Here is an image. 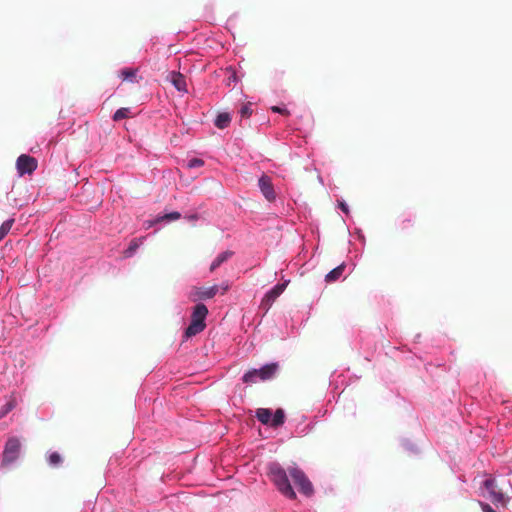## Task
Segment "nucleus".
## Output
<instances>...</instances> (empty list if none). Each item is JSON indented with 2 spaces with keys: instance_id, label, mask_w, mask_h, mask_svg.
<instances>
[{
  "instance_id": "25",
  "label": "nucleus",
  "mask_w": 512,
  "mask_h": 512,
  "mask_svg": "<svg viewBox=\"0 0 512 512\" xmlns=\"http://www.w3.org/2000/svg\"><path fill=\"white\" fill-rule=\"evenodd\" d=\"M159 224H162V222H161L160 216L157 215L156 217H154L152 219H147V220L143 221L142 225H143L144 229L148 230V229L155 227Z\"/></svg>"
},
{
  "instance_id": "5",
  "label": "nucleus",
  "mask_w": 512,
  "mask_h": 512,
  "mask_svg": "<svg viewBox=\"0 0 512 512\" xmlns=\"http://www.w3.org/2000/svg\"><path fill=\"white\" fill-rule=\"evenodd\" d=\"M22 444L18 437H9L2 451L1 466L6 467L14 464L21 455Z\"/></svg>"
},
{
  "instance_id": "20",
  "label": "nucleus",
  "mask_w": 512,
  "mask_h": 512,
  "mask_svg": "<svg viewBox=\"0 0 512 512\" xmlns=\"http://www.w3.org/2000/svg\"><path fill=\"white\" fill-rule=\"evenodd\" d=\"M13 223H14V219L9 218L1 224V226H0V241L3 240L7 236V234L10 232Z\"/></svg>"
},
{
  "instance_id": "9",
  "label": "nucleus",
  "mask_w": 512,
  "mask_h": 512,
  "mask_svg": "<svg viewBox=\"0 0 512 512\" xmlns=\"http://www.w3.org/2000/svg\"><path fill=\"white\" fill-rule=\"evenodd\" d=\"M258 188L263 197L268 202H274L276 200L277 195L272 183V179L267 174L262 173V175L258 178Z\"/></svg>"
},
{
  "instance_id": "10",
  "label": "nucleus",
  "mask_w": 512,
  "mask_h": 512,
  "mask_svg": "<svg viewBox=\"0 0 512 512\" xmlns=\"http://www.w3.org/2000/svg\"><path fill=\"white\" fill-rule=\"evenodd\" d=\"M483 487L488 493V497L494 504L503 503L505 496L501 489L498 488L494 478H487L483 481Z\"/></svg>"
},
{
  "instance_id": "29",
  "label": "nucleus",
  "mask_w": 512,
  "mask_h": 512,
  "mask_svg": "<svg viewBox=\"0 0 512 512\" xmlns=\"http://www.w3.org/2000/svg\"><path fill=\"white\" fill-rule=\"evenodd\" d=\"M337 207L346 215H348L350 213L349 206L346 203V201L343 199L337 200Z\"/></svg>"
},
{
  "instance_id": "8",
  "label": "nucleus",
  "mask_w": 512,
  "mask_h": 512,
  "mask_svg": "<svg viewBox=\"0 0 512 512\" xmlns=\"http://www.w3.org/2000/svg\"><path fill=\"white\" fill-rule=\"evenodd\" d=\"M37 165V160L28 154H21L16 161L17 172L20 176L32 174L37 169Z\"/></svg>"
},
{
  "instance_id": "34",
  "label": "nucleus",
  "mask_w": 512,
  "mask_h": 512,
  "mask_svg": "<svg viewBox=\"0 0 512 512\" xmlns=\"http://www.w3.org/2000/svg\"><path fill=\"white\" fill-rule=\"evenodd\" d=\"M355 266H356V264H355L354 262H353V263H351L350 272H352V271H353V269L355 268Z\"/></svg>"
},
{
  "instance_id": "24",
  "label": "nucleus",
  "mask_w": 512,
  "mask_h": 512,
  "mask_svg": "<svg viewBox=\"0 0 512 512\" xmlns=\"http://www.w3.org/2000/svg\"><path fill=\"white\" fill-rule=\"evenodd\" d=\"M129 113H130L129 108L122 107V108L117 109L114 112L112 118H113L114 121H119V120L127 118Z\"/></svg>"
},
{
  "instance_id": "33",
  "label": "nucleus",
  "mask_w": 512,
  "mask_h": 512,
  "mask_svg": "<svg viewBox=\"0 0 512 512\" xmlns=\"http://www.w3.org/2000/svg\"><path fill=\"white\" fill-rule=\"evenodd\" d=\"M312 428H313L312 424L307 425V427L305 428V433L310 432L312 430Z\"/></svg>"
},
{
  "instance_id": "26",
  "label": "nucleus",
  "mask_w": 512,
  "mask_h": 512,
  "mask_svg": "<svg viewBox=\"0 0 512 512\" xmlns=\"http://www.w3.org/2000/svg\"><path fill=\"white\" fill-rule=\"evenodd\" d=\"M203 165H204V160H202L201 158L194 157L187 161V167L189 169L199 168V167H202Z\"/></svg>"
},
{
  "instance_id": "31",
  "label": "nucleus",
  "mask_w": 512,
  "mask_h": 512,
  "mask_svg": "<svg viewBox=\"0 0 512 512\" xmlns=\"http://www.w3.org/2000/svg\"><path fill=\"white\" fill-rule=\"evenodd\" d=\"M184 218H185L187 221H189V222H195V221H197V220L200 218V216H199V214H198V213H191V214H186V215L184 216Z\"/></svg>"
},
{
  "instance_id": "7",
  "label": "nucleus",
  "mask_w": 512,
  "mask_h": 512,
  "mask_svg": "<svg viewBox=\"0 0 512 512\" xmlns=\"http://www.w3.org/2000/svg\"><path fill=\"white\" fill-rule=\"evenodd\" d=\"M218 292V285L210 287H197L194 286L188 293V298L192 302L199 303L203 300L212 299Z\"/></svg>"
},
{
  "instance_id": "16",
  "label": "nucleus",
  "mask_w": 512,
  "mask_h": 512,
  "mask_svg": "<svg viewBox=\"0 0 512 512\" xmlns=\"http://www.w3.org/2000/svg\"><path fill=\"white\" fill-rule=\"evenodd\" d=\"M234 252L230 250L219 253L210 265V271L213 272L219 268L224 262L233 256Z\"/></svg>"
},
{
  "instance_id": "19",
  "label": "nucleus",
  "mask_w": 512,
  "mask_h": 512,
  "mask_svg": "<svg viewBox=\"0 0 512 512\" xmlns=\"http://www.w3.org/2000/svg\"><path fill=\"white\" fill-rule=\"evenodd\" d=\"M284 292L283 290V285H279V284H276L274 285L272 288H270L266 294H265V298H267L269 301H274L276 300V298H278L282 293Z\"/></svg>"
},
{
  "instance_id": "14",
  "label": "nucleus",
  "mask_w": 512,
  "mask_h": 512,
  "mask_svg": "<svg viewBox=\"0 0 512 512\" xmlns=\"http://www.w3.org/2000/svg\"><path fill=\"white\" fill-rule=\"evenodd\" d=\"M347 265L345 262H342L335 268H333L331 271H329L325 276V281L327 283H332L340 279V277L343 275Z\"/></svg>"
},
{
  "instance_id": "6",
  "label": "nucleus",
  "mask_w": 512,
  "mask_h": 512,
  "mask_svg": "<svg viewBox=\"0 0 512 512\" xmlns=\"http://www.w3.org/2000/svg\"><path fill=\"white\" fill-rule=\"evenodd\" d=\"M289 474L298 486L300 493L306 497H311L314 494L313 484L302 469L298 466L289 467Z\"/></svg>"
},
{
  "instance_id": "27",
  "label": "nucleus",
  "mask_w": 512,
  "mask_h": 512,
  "mask_svg": "<svg viewBox=\"0 0 512 512\" xmlns=\"http://www.w3.org/2000/svg\"><path fill=\"white\" fill-rule=\"evenodd\" d=\"M271 110L274 112V113H278V114H281V115H284V116H287L290 114L288 108L285 106V105H276V106H272L271 107Z\"/></svg>"
},
{
  "instance_id": "13",
  "label": "nucleus",
  "mask_w": 512,
  "mask_h": 512,
  "mask_svg": "<svg viewBox=\"0 0 512 512\" xmlns=\"http://www.w3.org/2000/svg\"><path fill=\"white\" fill-rule=\"evenodd\" d=\"M170 82L178 92H182V93L188 92L185 76L183 74H181L180 72H176V71L171 72Z\"/></svg>"
},
{
  "instance_id": "11",
  "label": "nucleus",
  "mask_w": 512,
  "mask_h": 512,
  "mask_svg": "<svg viewBox=\"0 0 512 512\" xmlns=\"http://www.w3.org/2000/svg\"><path fill=\"white\" fill-rule=\"evenodd\" d=\"M146 238L147 236L133 238L124 249L123 257L126 259L132 258L136 254L137 250L144 244Z\"/></svg>"
},
{
  "instance_id": "3",
  "label": "nucleus",
  "mask_w": 512,
  "mask_h": 512,
  "mask_svg": "<svg viewBox=\"0 0 512 512\" xmlns=\"http://www.w3.org/2000/svg\"><path fill=\"white\" fill-rule=\"evenodd\" d=\"M278 369L279 364L277 362L267 363L260 368H252L246 371L242 375L241 380L247 385H252L259 381L271 380L275 377Z\"/></svg>"
},
{
  "instance_id": "21",
  "label": "nucleus",
  "mask_w": 512,
  "mask_h": 512,
  "mask_svg": "<svg viewBox=\"0 0 512 512\" xmlns=\"http://www.w3.org/2000/svg\"><path fill=\"white\" fill-rule=\"evenodd\" d=\"M16 407V400L10 399L0 408V419L7 416Z\"/></svg>"
},
{
  "instance_id": "2",
  "label": "nucleus",
  "mask_w": 512,
  "mask_h": 512,
  "mask_svg": "<svg viewBox=\"0 0 512 512\" xmlns=\"http://www.w3.org/2000/svg\"><path fill=\"white\" fill-rule=\"evenodd\" d=\"M207 315V306L202 302L196 303L192 310L191 321L183 333V338L185 340L201 333L206 328Z\"/></svg>"
},
{
  "instance_id": "32",
  "label": "nucleus",
  "mask_w": 512,
  "mask_h": 512,
  "mask_svg": "<svg viewBox=\"0 0 512 512\" xmlns=\"http://www.w3.org/2000/svg\"><path fill=\"white\" fill-rule=\"evenodd\" d=\"M289 283H290V279H283V282L278 283V284L283 285V290H285Z\"/></svg>"
},
{
  "instance_id": "4",
  "label": "nucleus",
  "mask_w": 512,
  "mask_h": 512,
  "mask_svg": "<svg viewBox=\"0 0 512 512\" xmlns=\"http://www.w3.org/2000/svg\"><path fill=\"white\" fill-rule=\"evenodd\" d=\"M255 417L263 425L272 428H279L284 425L286 413L283 408L272 410L271 408H258L255 411Z\"/></svg>"
},
{
  "instance_id": "22",
  "label": "nucleus",
  "mask_w": 512,
  "mask_h": 512,
  "mask_svg": "<svg viewBox=\"0 0 512 512\" xmlns=\"http://www.w3.org/2000/svg\"><path fill=\"white\" fill-rule=\"evenodd\" d=\"M162 223H170L181 218V213L178 211H171L162 215H159Z\"/></svg>"
},
{
  "instance_id": "23",
  "label": "nucleus",
  "mask_w": 512,
  "mask_h": 512,
  "mask_svg": "<svg viewBox=\"0 0 512 512\" xmlns=\"http://www.w3.org/2000/svg\"><path fill=\"white\" fill-rule=\"evenodd\" d=\"M136 70L132 68H124L120 71L123 80L134 82L136 78Z\"/></svg>"
},
{
  "instance_id": "15",
  "label": "nucleus",
  "mask_w": 512,
  "mask_h": 512,
  "mask_svg": "<svg viewBox=\"0 0 512 512\" xmlns=\"http://www.w3.org/2000/svg\"><path fill=\"white\" fill-rule=\"evenodd\" d=\"M232 121V115L229 112H219L215 119H214V125L218 129H225L227 128Z\"/></svg>"
},
{
  "instance_id": "17",
  "label": "nucleus",
  "mask_w": 512,
  "mask_h": 512,
  "mask_svg": "<svg viewBox=\"0 0 512 512\" xmlns=\"http://www.w3.org/2000/svg\"><path fill=\"white\" fill-rule=\"evenodd\" d=\"M401 446L409 455L417 456L420 454V449L417 444L408 438L401 439Z\"/></svg>"
},
{
  "instance_id": "28",
  "label": "nucleus",
  "mask_w": 512,
  "mask_h": 512,
  "mask_svg": "<svg viewBox=\"0 0 512 512\" xmlns=\"http://www.w3.org/2000/svg\"><path fill=\"white\" fill-rule=\"evenodd\" d=\"M242 118H248L252 115V109L250 107V104H245L241 107L239 111Z\"/></svg>"
},
{
  "instance_id": "35",
  "label": "nucleus",
  "mask_w": 512,
  "mask_h": 512,
  "mask_svg": "<svg viewBox=\"0 0 512 512\" xmlns=\"http://www.w3.org/2000/svg\"><path fill=\"white\" fill-rule=\"evenodd\" d=\"M458 478H459L460 481L465 482V480L463 479L462 476H459Z\"/></svg>"
},
{
  "instance_id": "30",
  "label": "nucleus",
  "mask_w": 512,
  "mask_h": 512,
  "mask_svg": "<svg viewBox=\"0 0 512 512\" xmlns=\"http://www.w3.org/2000/svg\"><path fill=\"white\" fill-rule=\"evenodd\" d=\"M354 234L357 236L358 240L365 245L366 239L363 231L360 228H355Z\"/></svg>"
},
{
  "instance_id": "1",
  "label": "nucleus",
  "mask_w": 512,
  "mask_h": 512,
  "mask_svg": "<svg viewBox=\"0 0 512 512\" xmlns=\"http://www.w3.org/2000/svg\"><path fill=\"white\" fill-rule=\"evenodd\" d=\"M268 474L271 481L282 495L290 500H294L296 498V492L290 483L287 472L278 462L269 463Z\"/></svg>"
},
{
  "instance_id": "12",
  "label": "nucleus",
  "mask_w": 512,
  "mask_h": 512,
  "mask_svg": "<svg viewBox=\"0 0 512 512\" xmlns=\"http://www.w3.org/2000/svg\"><path fill=\"white\" fill-rule=\"evenodd\" d=\"M226 79H224L225 86L232 90L240 81L242 76L237 74L234 66L229 65L225 68Z\"/></svg>"
},
{
  "instance_id": "18",
  "label": "nucleus",
  "mask_w": 512,
  "mask_h": 512,
  "mask_svg": "<svg viewBox=\"0 0 512 512\" xmlns=\"http://www.w3.org/2000/svg\"><path fill=\"white\" fill-rule=\"evenodd\" d=\"M46 461L52 468L60 467L63 463V457L57 451H51L47 453Z\"/></svg>"
}]
</instances>
